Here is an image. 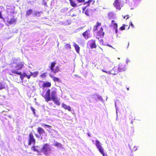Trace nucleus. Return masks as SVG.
<instances>
[{
	"label": "nucleus",
	"mask_w": 156,
	"mask_h": 156,
	"mask_svg": "<svg viewBox=\"0 0 156 156\" xmlns=\"http://www.w3.org/2000/svg\"><path fill=\"white\" fill-rule=\"evenodd\" d=\"M24 65V63L23 62H20L18 60H14L11 64V66L13 69L16 70H12L11 72L12 73L16 74L19 75H20L21 74V72H19L17 71L21 69Z\"/></svg>",
	"instance_id": "nucleus-1"
},
{
	"label": "nucleus",
	"mask_w": 156,
	"mask_h": 156,
	"mask_svg": "<svg viewBox=\"0 0 156 156\" xmlns=\"http://www.w3.org/2000/svg\"><path fill=\"white\" fill-rule=\"evenodd\" d=\"M56 64V62H52L51 63V65L49 66V68L51 72L54 73H56L58 72L60 70L59 67L58 66H56L55 69H54V67H55Z\"/></svg>",
	"instance_id": "nucleus-2"
},
{
	"label": "nucleus",
	"mask_w": 156,
	"mask_h": 156,
	"mask_svg": "<svg viewBox=\"0 0 156 156\" xmlns=\"http://www.w3.org/2000/svg\"><path fill=\"white\" fill-rule=\"evenodd\" d=\"M95 145L97 149H98L99 152L102 154L103 156H107L106 154H105L104 152V149L102 148L100 141L96 140L95 141Z\"/></svg>",
	"instance_id": "nucleus-3"
},
{
	"label": "nucleus",
	"mask_w": 156,
	"mask_h": 156,
	"mask_svg": "<svg viewBox=\"0 0 156 156\" xmlns=\"http://www.w3.org/2000/svg\"><path fill=\"white\" fill-rule=\"evenodd\" d=\"M50 93V90L48 89L46 92L45 94L44 95H42V96L44 98L46 102H48L51 100Z\"/></svg>",
	"instance_id": "nucleus-4"
},
{
	"label": "nucleus",
	"mask_w": 156,
	"mask_h": 156,
	"mask_svg": "<svg viewBox=\"0 0 156 156\" xmlns=\"http://www.w3.org/2000/svg\"><path fill=\"white\" fill-rule=\"evenodd\" d=\"M50 147L49 145L47 144H45L43 145L41 151L45 154H46L48 151H50Z\"/></svg>",
	"instance_id": "nucleus-5"
},
{
	"label": "nucleus",
	"mask_w": 156,
	"mask_h": 156,
	"mask_svg": "<svg viewBox=\"0 0 156 156\" xmlns=\"http://www.w3.org/2000/svg\"><path fill=\"white\" fill-rule=\"evenodd\" d=\"M29 140L28 142V145H30L33 143L34 145L35 144V140L34 138L33 134L32 133H30L29 135Z\"/></svg>",
	"instance_id": "nucleus-6"
},
{
	"label": "nucleus",
	"mask_w": 156,
	"mask_h": 156,
	"mask_svg": "<svg viewBox=\"0 0 156 156\" xmlns=\"http://www.w3.org/2000/svg\"><path fill=\"white\" fill-rule=\"evenodd\" d=\"M115 6L117 9H120L122 7L121 2V0H115L114 3Z\"/></svg>",
	"instance_id": "nucleus-7"
},
{
	"label": "nucleus",
	"mask_w": 156,
	"mask_h": 156,
	"mask_svg": "<svg viewBox=\"0 0 156 156\" xmlns=\"http://www.w3.org/2000/svg\"><path fill=\"white\" fill-rule=\"evenodd\" d=\"M88 43L92 49L95 48L97 47V45L95 43V41L94 40H91L88 41Z\"/></svg>",
	"instance_id": "nucleus-8"
},
{
	"label": "nucleus",
	"mask_w": 156,
	"mask_h": 156,
	"mask_svg": "<svg viewBox=\"0 0 156 156\" xmlns=\"http://www.w3.org/2000/svg\"><path fill=\"white\" fill-rule=\"evenodd\" d=\"M56 91L55 90H53L51 92V100L54 99L57 97L56 96Z\"/></svg>",
	"instance_id": "nucleus-9"
},
{
	"label": "nucleus",
	"mask_w": 156,
	"mask_h": 156,
	"mask_svg": "<svg viewBox=\"0 0 156 156\" xmlns=\"http://www.w3.org/2000/svg\"><path fill=\"white\" fill-rule=\"evenodd\" d=\"M7 21L9 23L12 24L16 22V20L15 19L13 18H12L10 19L8 18L7 19Z\"/></svg>",
	"instance_id": "nucleus-10"
},
{
	"label": "nucleus",
	"mask_w": 156,
	"mask_h": 156,
	"mask_svg": "<svg viewBox=\"0 0 156 156\" xmlns=\"http://www.w3.org/2000/svg\"><path fill=\"white\" fill-rule=\"evenodd\" d=\"M62 108H64V109L66 110H68L69 111H71V107L69 105H66L62 103Z\"/></svg>",
	"instance_id": "nucleus-11"
},
{
	"label": "nucleus",
	"mask_w": 156,
	"mask_h": 156,
	"mask_svg": "<svg viewBox=\"0 0 156 156\" xmlns=\"http://www.w3.org/2000/svg\"><path fill=\"white\" fill-rule=\"evenodd\" d=\"M57 105H60V103L59 102L60 99L58 98H55L51 100Z\"/></svg>",
	"instance_id": "nucleus-12"
},
{
	"label": "nucleus",
	"mask_w": 156,
	"mask_h": 156,
	"mask_svg": "<svg viewBox=\"0 0 156 156\" xmlns=\"http://www.w3.org/2000/svg\"><path fill=\"white\" fill-rule=\"evenodd\" d=\"M50 77L52 78L53 80L55 82H60V81L59 79L58 78L52 75H50Z\"/></svg>",
	"instance_id": "nucleus-13"
},
{
	"label": "nucleus",
	"mask_w": 156,
	"mask_h": 156,
	"mask_svg": "<svg viewBox=\"0 0 156 156\" xmlns=\"http://www.w3.org/2000/svg\"><path fill=\"white\" fill-rule=\"evenodd\" d=\"M37 132L40 135H41L43 133H44L45 131L41 128L39 127L37 128Z\"/></svg>",
	"instance_id": "nucleus-14"
},
{
	"label": "nucleus",
	"mask_w": 156,
	"mask_h": 156,
	"mask_svg": "<svg viewBox=\"0 0 156 156\" xmlns=\"http://www.w3.org/2000/svg\"><path fill=\"white\" fill-rule=\"evenodd\" d=\"M73 45L74 47L76 52L79 53V52L80 48L79 46L75 42H73Z\"/></svg>",
	"instance_id": "nucleus-15"
},
{
	"label": "nucleus",
	"mask_w": 156,
	"mask_h": 156,
	"mask_svg": "<svg viewBox=\"0 0 156 156\" xmlns=\"http://www.w3.org/2000/svg\"><path fill=\"white\" fill-rule=\"evenodd\" d=\"M125 67V66H124L123 67H122V64L121 63H119L118 65V68L120 71H124L126 69Z\"/></svg>",
	"instance_id": "nucleus-16"
},
{
	"label": "nucleus",
	"mask_w": 156,
	"mask_h": 156,
	"mask_svg": "<svg viewBox=\"0 0 156 156\" xmlns=\"http://www.w3.org/2000/svg\"><path fill=\"white\" fill-rule=\"evenodd\" d=\"M32 150L38 153H39L40 152L39 147L38 146H34L32 147Z\"/></svg>",
	"instance_id": "nucleus-17"
},
{
	"label": "nucleus",
	"mask_w": 156,
	"mask_h": 156,
	"mask_svg": "<svg viewBox=\"0 0 156 156\" xmlns=\"http://www.w3.org/2000/svg\"><path fill=\"white\" fill-rule=\"evenodd\" d=\"M88 30H87L85 32L83 33V36L86 39H87L88 38Z\"/></svg>",
	"instance_id": "nucleus-18"
},
{
	"label": "nucleus",
	"mask_w": 156,
	"mask_h": 156,
	"mask_svg": "<svg viewBox=\"0 0 156 156\" xmlns=\"http://www.w3.org/2000/svg\"><path fill=\"white\" fill-rule=\"evenodd\" d=\"M33 10L32 9H29L26 12V16H29L33 12Z\"/></svg>",
	"instance_id": "nucleus-19"
},
{
	"label": "nucleus",
	"mask_w": 156,
	"mask_h": 156,
	"mask_svg": "<svg viewBox=\"0 0 156 156\" xmlns=\"http://www.w3.org/2000/svg\"><path fill=\"white\" fill-rule=\"evenodd\" d=\"M29 73H27V74L29 75H27L26 74H24V76H25V77H27V79H29L30 78V76H32L33 75V73H32L31 72H29Z\"/></svg>",
	"instance_id": "nucleus-20"
},
{
	"label": "nucleus",
	"mask_w": 156,
	"mask_h": 156,
	"mask_svg": "<svg viewBox=\"0 0 156 156\" xmlns=\"http://www.w3.org/2000/svg\"><path fill=\"white\" fill-rule=\"evenodd\" d=\"M51 86V83L50 82H47L44 83L43 85V87H50Z\"/></svg>",
	"instance_id": "nucleus-21"
},
{
	"label": "nucleus",
	"mask_w": 156,
	"mask_h": 156,
	"mask_svg": "<svg viewBox=\"0 0 156 156\" xmlns=\"http://www.w3.org/2000/svg\"><path fill=\"white\" fill-rule=\"evenodd\" d=\"M71 5L73 7H75L77 5L72 0H69Z\"/></svg>",
	"instance_id": "nucleus-22"
},
{
	"label": "nucleus",
	"mask_w": 156,
	"mask_h": 156,
	"mask_svg": "<svg viewBox=\"0 0 156 156\" xmlns=\"http://www.w3.org/2000/svg\"><path fill=\"white\" fill-rule=\"evenodd\" d=\"M100 25H101L100 23H99L98 22H97V23L96 25L94 26V29H93V30L94 31H95L96 30H97V28H98V27L99 26H100Z\"/></svg>",
	"instance_id": "nucleus-23"
},
{
	"label": "nucleus",
	"mask_w": 156,
	"mask_h": 156,
	"mask_svg": "<svg viewBox=\"0 0 156 156\" xmlns=\"http://www.w3.org/2000/svg\"><path fill=\"white\" fill-rule=\"evenodd\" d=\"M54 146L58 147H61L62 146V145L59 143L56 142L54 144Z\"/></svg>",
	"instance_id": "nucleus-24"
},
{
	"label": "nucleus",
	"mask_w": 156,
	"mask_h": 156,
	"mask_svg": "<svg viewBox=\"0 0 156 156\" xmlns=\"http://www.w3.org/2000/svg\"><path fill=\"white\" fill-rule=\"evenodd\" d=\"M112 70H113L115 72H114V73H116V74L117 73L118 71H120V70H119V69H118V68H117L115 67H114L113 68Z\"/></svg>",
	"instance_id": "nucleus-25"
},
{
	"label": "nucleus",
	"mask_w": 156,
	"mask_h": 156,
	"mask_svg": "<svg viewBox=\"0 0 156 156\" xmlns=\"http://www.w3.org/2000/svg\"><path fill=\"white\" fill-rule=\"evenodd\" d=\"M108 73L109 75H110L111 74H113V75H116V73H113L112 70H111V71H106V73Z\"/></svg>",
	"instance_id": "nucleus-26"
},
{
	"label": "nucleus",
	"mask_w": 156,
	"mask_h": 156,
	"mask_svg": "<svg viewBox=\"0 0 156 156\" xmlns=\"http://www.w3.org/2000/svg\"><path fill=\"white\" fill-rule=\"evenodd\" d=\"M104 33L103 32H98L97 34L99 36H100L101 37L102 36V37H103L104 35Z\"/></svg>",
	"instance_id": "nucleus-27"
},
{
	"label": "nucleus",
	"mask_w": 156,
	"mask_h": 156,
	"mask_svg": "<svg viewBox=\"0 0 156 156\" xmlns=\"http://www.w3.org/2000/svg\"><path fill=\"white\" fill-rule=\"evenodd\" d=\"M34 15L36 16H39L40 15V12L36 11L34 13Z\"/></svg>",
	"instance_id": "nucleus-28"
},
{
	"label": "nucleus",
	"mask_w": 156,
	"mask_h": 156,
	"mask_svg": "<svg viewBox=\"0 0 156 156\" xmlns=\"http://www.w3.org/2000/svg\"><path fill=\"white\" fill-rule=\"evenodd\" d=\"M42 126H44L45 127H47L48 128H50L51 127V126L50 125L45 124H42Z\"/></svg>",
	"instance_id": "nucleus-29"
},
{
	"label": "nucleus",
	"mask_w": 156,
	"mask_h": 156,
	"mask_svg": "<svg viewBox=\"0 0 156 156\" xmlns=\"http://www.w3.org/2000/svg\"><path fill=\"white\" fill-rule=\"evenodd\" d=\"M115 107L116 109V115H117V118H116V119H117L118 118V112H117V110L118 109V107H117L116 105V103H115Z\"/></svg>",
	"instance_id": "nucleus-30"
},
{
	"label": "nucleus",
	"mask_w": 156,
	"mask_h": 156,
	"mask_svg": "<svg viewBox=\"0 0 156 156\" xmlns=\"http://www.w3.org/2000/svg\"><path fill=\"white\" fill-rule=\"evenodd\" d=\"M66 47L67 49L71 48V45L69 44H67L66 45Z\"/></svg>",
	"instance_id": "nucleus-31"
},
{
	"label": "nucleus",
	"mask_w": 156,
	"mask_h": 156,
	"mask_svg": "<svg viewBox=\"0 0 156 156\" xmlns=\"http://www.w3.org/2000/svg\"><path fill=\"white\" fill-rule=\"evenodd\" d=\"M97 97H98V99L99 100H100L101 101H103V99L102 98L101 96L99 95H97Z\"/></svg>",
	"instance_id": "nucleus-32"
},
{
	"label": "nucleus",
	"mask_w": 156,
	"mask_h": 156,
	"mask_svg": "<svg viewBox=\"0 0 156 156\" xmlns=\"http://www.w3.org/2000/svg\"><path fill=\"white\" fill-rule=\"evenodd\" d=\"M113 27L115 29H116V28H117L118 25L116 23H115L113 24Z\"/></svg>",
	"instance_id": "nucleus-33"
},
{
	"label": "nucleus",
	"mask_w": 156,
	"mask_h": 156,
	"mask_svg": "<svg viewBox=\"0 0 156 156\" xmlns=\"http://www.w3.org/2000/svg\"><path fill=\"white\" fill-rule=\"evenodd\" d=\"M93 1V0H89L87 2H86L84 4V5H86L87 4V3H89L90 4L91 2Z\"/></svg>",
	"instance_id": "nucleus-34"
},
{
	"label": "nucleus",
	"mask_w": 156,
	"mask_h": 156,
	"mask_svg": "<svg viewBox=\"0 0 156 156\" xmlns=\"http://www.w3.org/2000/svg\"><path fill=\"white\" fill-rule=\"evenodd\" d=\"M85 14L87 16H89V11L87 10L85 12Z\"/></svg>",
	"instance_id": "nucleus-35"
},
{
	"label": "nucleus",
	"mask_w": 156,
	"mask_h": 156,
	"mask_svg": "<svg viewBox=\"0 0 156 156\" xmlns=\"http://www.w3.org/2000/svg\"><path fill=\"white\" fill-rule=\"evenodd\" d=\"M31 109L32 110V111L33 113L34 114H35V109L33 108L32 107H31Z\"/></svg>",
	"instance_id": "nucleus-36"
},
{
	"label": "nucleus",
	"mask_w": 156,
	"mask_h": 156,
	"mask_svg": "<svg viewBox=\"0 0 156 156\" xmlns=\"http://www.w3.org/2000/svg\"><path fill=\"white\" fill-rule=\"evenodd\" d=\"M79 3L84 2H85V0H76Z\"/></svg>",
	"instance_id": "nucleus-37"
},
{
	"label": "nucleus",
	"mask_w": 156,
	"mask_h": 156,
	"mask_svg": "<svg viewBox=\"0 0 156 156\" xmlns=\"http://www.w3.org/2000/svg\"><path fill=\"white\" fill-rule=\"evenodd\" d=\"M37 72H35L33 73V75H32L34 76H36V75L37 74Z\"/></svg>",
	"instance_id": "nucleus-38"
},
{
	"label": "nucleus",
	"mask_w": 156,
	"mask_h": 156,
	"mask_svg": "<svg viewBox=\"0 0 156 156\" xmlns=\"http://www.w3.org/2000/svg\"><path fill=\"white\" fill-rule=\"evenodd\" d=\"M120 29L121 30H124L125 29V27L124 26H123L120 27Z\"/></svg>",
	"instance_id": "nucleus-39"
},
{
	"label": "nucleus",
	"mask_w": 156,
	"mask_h": 156,
	"mask_svg": "<svg viewBox=\"0 0 156 156\" xmlns=\"http://www.w3.org/2000/svg\"><path fill=\"white\" fill-rule=\"evenodd\" d=\"M25 76H24V74L23 75H21L20 76V78L21 79V80H23V79L24 78V77H25Z\"/></svg>",
	"instance_id": "nucleus-40"
},
{
	"label": "nucleus",
	"mask_w": 156,
	"mask_h": 156,
	"mask_svg": "<svg viewBox=\"0 0 156 156\" xmlns=\"http://www.w3.org/2000/svg\"><path fill=\"white\" fill-rule=\"evenodd\" d=\"M108 64L109 65H110V66H111V65H112L113 64V62H112L109 61V62H108Z\"/></svg>",
	"instance_id": "nucleus-41"
},
{
	"label": "nucleus",
	"mask_w": 156,
	"mask_h": 156,
	"mask_svg": "<svg viewBox=\"0 0 156 156\" xmlns=\"http://www.w3.org/2000/svg\"><path fill=\"white\" fill-rule=\"evenodd\" d=\"M129 25L132 26L133 27H134V26L133 25V24L132 23V22H130L129 23Z\"/></svg>",
	"instance_id": "nucleus-42"
},
{
	"label": "nucleus",
	"mask_w": 156,
	"mask_h": 156,
	"mask_svg": "<svg viewBox=\"0 0 156 156\" xmlns=\"http://www.w3.org/2000/svg\"><path fill=\"white\" fill-rule=\"evenodd\" d=\"M103 29L102 27H101L100 30L98 32H103Z\"/></svg>",
	"instance_id": "nucleus-43"
},
{
	"label": "nucleus",
	"mask_w": 156,
	"mask_h": 156,
	"mask_svg": "<svg viewBox=\"0 0 156 156\" xmlns=\"http://www.w3.org/2000/svg\"><path fill=\"white\" fill-rule=\"evenodd\" d=\"M130 62V61L129 59H126V63L128 64V62Z\"/></svg>",
	"instance_id": "nucleus-44"
},
{
	"label": "nucleus",
	"mask_w": 156,
	"mask_h": 156,
	"mask_svg": "<svg viewBox=\"0 0 156 156\" xmlns=\"http://www.w3.org/2000/svg\"><path fill=\"white\" fill-rule=\"evenodd\" d=\"M4 88V87L1 84H0V90H2Z\"/></svg>",
	"instance_id": "nucleus-45"
},
{
	"label": "nucleus",
	"mask_w": 156,
	"mask_h": 156,
	"mask_svg": "<svg viewBox=\"0 0 156 156\" xmlns=\"http://www.w3.org/2000/svg\"><path fill=\"white\" fill-rule=\"evenodd\" d=\"M86 8H87V7H84L83 8V11H84V10H85V9H86Z\"/></svg>",
	"instance_id": "nucleus-46"
},
{
	"label": "nucleus",
	"mask_w": 156,
	"mask_h": 156,
	"mask_svg": "<svg viewBox=\"0 0 156 156\" xmlns=\"http://www.w3.org/2000/svg\"><path fill=\"white\" fill-rule=\"evenodd\" d=\"M115 33L116 34H117L118 32V29L117 28H116V29H115Z\"/></svg>",
	"instance_id": "nucleus-47"
},
{
	"label": "nucleus",
	"mask_w": 156,
	"mask_h": 156,
	"mask_svg": "<svg viewBox=\"0 0 156 156\" xmlns=\"http://www.w3.org/2000/svg\"><path fill=\"white\" fill-rule=\"evenodd\" d=\"M133 149H135L134 150V151H136L137 150V148H136V147L135 146L134 147Z\"/></svg>",
	"instance_id": "nucleus-48"
},
{
	"label": "nucleus",
	"mask_w": 156,
	"mask_h": 156,
	"mask_svg": "<svg viewBox=\"0 0 156 156\" xmlns=\"http://www.w3.org/2000/svg\"><path fill=\"white\" fill-rule=\"evenodd\" d=\"M101 71H102L103 72H105V73H106V71H106L105 70H104L103 69H101Z\"/></svg>",
	"instance_id": "nucleus-49"
},
{
	"label": "nucleus",
	"mask_w": 156,
	"mask_h": 156,
	"mask_svg": "<svg viewBox=\"0 0 156 156\" xmlns=\"http://www.w3.org/2000/svg\"><path fill=\"white\" fill-rule=\"evenodd\" d=\"M87 6L86 7H87V6H90V4L89 3H87Z\"/></svg>",
	"instance_id": "nucleus-50"
},
{
	"label": "nucleus",
	"mask_w": 156,
	"mask_h": 156,
	"mask_svg": "<svg viewBox=\"0 0 156 156\" xmlns=\"http://www.w3.org/2000/svg\"><path fill=\"white\" fill-rule=\"evenodd\" d=\"M76 76L77 78L79 77V76L78 75H76Z\"/></svg>",
	"instance_id": "nucleus-51"
},
{
	"label": "nucleus",
	"mask_w": 156,
	"mask_h": 156,
	"mask_svg": "<svg viewBox=\"0 0 156 156\" xmlns=\"http://www.w3.org/2000/svg\"><path fill=\"white\" fill-rule=\"evenodd\" d=\"M114 22V20H112V23H113Z\"/></svg>",
	"instance_id": "nucleus-52"
},
{
	"label": "nucleus",
	"mask_w": 156,
	"mask_h": 156,
	"mask_svg": "<svg viewBox=\"0 0 156 156\" xmlns=\"http://www.w3.org/2000/svg\"><path fill=\"white\" fill-rule=\"evenodd\" d=\"M129 43H128V46H127V48H128L129 46Z\"/></svg>",
	"instance_id": "nucleus-53"
},
{
	"label": "nucleus",
	"mask_w": 156,
	"mask_h": 156,
	"mask_svg": "<svg viewBox=\"0 0 156 156\" xmlns=\"http://www.w3.org/2000/svg\"><path fill=\"white\" fill-rule=\"evenodd\" d=\"M88 136H90V135H89V134H88Z\"/></svg>",
	"instance_id": "nucleus-54"
},
{
	"label": "nucleus",
	"mask_w": 156,
	"mask_h": 156,
	"mask_svg": "<svg viewBox=\"0 0 156 156\" xmlns=\"http://www.w3.org/2000/svg\"><path fill=\"white\" fill-rule=\"evenodd\" d=\"M127 90H129V88H127Z\"/></svg>",
	"instance_id": "nucleus-55"
},
{
	"label": "nucleus",
	"mask_w": 156,
	"mask_h": 156,
	"mask_svg": "<svg viewBox=\"0 0 156 156\" xmlns=\"http://www.w3.org/2000/svg\"><path fill=\"white\" fill-rule=\"evenodd\" d=\"M131 124H133V121H131Z\"/></svg>",
	"instance_id": "nucleus-56"
},
{
	"label": "nucleus",
	"mask_w": 156,
	"mask_h": 156,
	"mask_svg": "<svg viewBox=\"0 0 156 156\" xmlns=\"http://www.w3.org/2000/svg\"><path fill=\"white\" fill-rule=\"evenodd\" d=\"M108 46H109V47H112V46H110V45H109Z\"/></svg>",
	"instance_id": "nucleus-57"
},
{
	"label": "nucleus",
	"mask_w": 156,
	"mask_h": 156,
	"mask_svg": "<svg viewBox=\"0 0 156 156\" xmlns=\"http://www.w3.org/2000/svg\"><path fill=\"white\" fill-rule=\"evenodd\" d=\"M134 1H136V0H133ZM138 1H140V0H137Z\"/></svg>",
	"instance_id": "nucleus-58"
},
{
	"label": "nucleus",
	"mask_w": 156,
	"mask_h": 156,
	"mask_svg": "<svg viewBox=\"0 0 156 156\" xmlns=\"http://www.w3.org/2000/svg\"><path fill=\"white\" fill-rule=\"evenodd\" d=\"M126 16H124V18H125V17H126Z\"/></svg>",
	"instance_id": "nucleus-59"
},
{
	"label": "nucleus",
	"mask_w": 156,
	"mask_h": 156,
	"mask_svg": "<svg viewBox=\"0 0 156 156\" xmlns=\"http://www.w3.org/2000/svg\"><path fill=\"white\" fill-rule=\"evenodd\" d=\"M119 59H120V58H118Z\"/></svg>",
	"instance_id": "nucleus-60"
},
{
	"label": "nucleus",
	"mask_w": 156,
	"mask_h": 156,
	"mask_svg": "<svg viewBox=\"0 0 156 156\" xmlns=\"http://www.w3.org/2000/svg\"><path fill=\"white\" fill-rule=\"evenodd\" d=\"M9 74L11 75V73H9Z\"/></svg>",
	"instance_id": "nucleus-61"
},
{
	"label": "nucleus",
	"mask_w": 156,
	"mask_h": 156,
	"mask_svg": "<svg viewBox=\"0 0 156 156\" xmlns=\"http://www.w3.org/2000/svg\"><path fill=\"white\" fill-rule=\"evenodd\" d=\"M129 18V17H128L126 19H128Z\"/></svg>",
	"instance_id": "nucleus-62"
},
{
	"label": "nucleus",
	"mask_w": 156,
	"mask_h": 156,
	"mask_svg": "<svg viewBox=\"0 0 156 156\" xmlns=\"http://www.w3.org/2000/svg\"><path fill=\"white\" fill-rule=\"evenodd\" d=\"M97 38H98V39H99V38L97 37Z\"/></svg>",
	"instance_id": "nucleus-63"
},
{
	"label": "nucleus",
	"mask_w": 156,
	"mask_h": 156,
	"mask_svg": "<svg viewBox=\"0 0 156 156\" xmlns=\"http://www.w3.org/2000/svg\"><path fill=\"white\" fill-rule=\"evenodd\" d=\"M129 27L128 29H129Z\"/></svg>",
	"instance_id": "nucleus-64"
}]
</instances>
